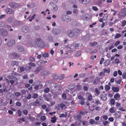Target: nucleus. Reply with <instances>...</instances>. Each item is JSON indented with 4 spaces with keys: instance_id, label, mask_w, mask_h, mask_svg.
I'll use <instances>...</instances> for the list:
<instances>
[{
    "instance_id": "1",
    "label": "nucleus",
    "mask_w": 126,
    "mask_h": 126,
    "mask_svg": "<svg viewBox=\"0 0 126 126\" xmlns=\"http://www.w3.org/2000/svg\"><path fill=\"white\" fill-rule=\"evenodd\" d=\"M9 5L11 7L14 8H17L19 6L18 4L14 2L9 3Z\"/></svg>"
},
{
    "instance_id": "2",
    "label": "nucleus",
    "mask_w": 126,
    "mask_h": 126,
    "mask_svg": "<svg viewBox=\"0 0 126 126\" xmlns=\"http://www.w3.org/2000/svg\"><path fill=\"white\" fill-rule=\"evenodd\" d=\"M8 33V32L7 30L2 28H0V35L4 36H7Z\"/></svg>"
},
{
    "instance_id": "3",
    "label": "nucleus",
    "mask_w": 126,
    "mask_h": 126,
    "mask_svg": "<svg viewBox=\"0 0 126 126\" xmlns=\"http://www.w3.org/2000/svg\"><path fill=\"white\" fill-rule=\"evenodd\" d=\"M120 16H125L126 15V8H122L119 14Z\"/></svg>"
},
{
    "instance_id": "4",
    "label": "nucleus",
    "mask_w": 126,
    "mask_h": 126,
    "mask_svg": "<svg viewBox=\"0 0 126 126\" xmlns=\"http://www.w3.org/2000/svg\"><path fill=\"white\" fill-rule=\"evenodd\" d=\"M22 31L23 32L27 33L29 31V28L26 26H23L21 28Z\"/></svg>"
},
{
    "instance_id": "5",
    "label": "nucleus",
    "mask_w": 126,
    "mask_h": 126,
    "mask_svg": "<svg viewBox=\"0 0 126 126\" xmlns=\"http://www.w3.org/2000/svg\"><path fill=\"white\" fill-rule=\"evenodd\" d=\"M58 87V84L57 83H54L51 84L50 85V88L53 90H56Z\"/></svg>"
},
{
    "instance_id": "6",
    "label": "nucleus",
    "mask_w": 126,
    "mask_h": 126,
    "mask_svg": "<svg viewBox=\"0 0 126 126\" xmlns=\"http://www.w3.org/2000/svg\"><path fill=\"white\" fill-rule=\"evenodd\" d=\"M6 12L8 14H13L14 13V11L10 8H7L6 10Z\"/></svg>"
},
{
    "instance_id": "7",
    "label": "nucleus",
    "mask_w": 126,
    "mask_h": 126,
    "mask_svg": "<svg viewBox=\"0 0 126 126\" xmlns=\"http://www.w3.org/2000/svg\"><path fill=\"white\" fill-rule=\"evenodd\" d=\"M67 34L68 36L71 37H72L74 35V32L73 31L70 30L68 31Z\"/></svg>"
},
{
    "instance_id": "8",
    "label": "nucleus",
    "mask_w": 126,
    "mask_h": 126,
    "mask_svg": "<svg viewBox=\"0 0 126 126\" xmlns=\"http://www.w3.org/2000/svg\"><path fill=\"white\" fill-rule=\"evenodd\" d=\"M79 0L80 3L84 4H88L90 2V0Z\"/></svg>"
},
{
    "instance_id": "9",
    "label": "nucleus",
    "mask_w": 126,
    "mask_h": 126,
    "mask_svg": "<svg viewBox=\"0 0 126 126\" xmlns=\"http://www.w3.org/2000/svg\"><path fill=\"white\" fill-rule=\"evenodd\" d=\"M15 43V41H14L11 40L7 43V45L9 47H11Z\"/></svg>"
},
{
    "instance_id": "10",
    "label": "nucleus",
    "mask_w": 126,
    "mask_h": 126,
    "mask_svg": "<svg viewBox=\"0 0 126 126\" xmlns=\"http://www.w3.org/2000/svg\"><path fill=\"white\" fill-rule=\"evenodd\" d=\"M42 68L43 66H40L39 67H37V69L35 71V74H37Z\"/></svg>"
},
{
    "instance_id": "11",
    "label": "nucleus",
    "mask_w": 126,
    "mask_h": 126,
    "mask_svg": "<svg viewBox=\"0 0 126 126\" xmlns=\"http://www.w3.org/2000/svg\"><path fill=\"white\" fill-rule=\"evenodd\" d=\"M8 78L10 79H14L16 81L18 80L17 79L15 76H14L11 75H9L8 76Z\"/></svg>"
},
{
    "instance_id": "12",
    "label": "nucleus",
    "mask_w": 126,
    "mask_h": 126,
    "mask_svg": "<svg viewBox=\"0 0 126 126\" xmlns=\"http://www.w3.org/2000/svg\"><path fill=\"white\" fill-rule=\"evenodd\" d=\"M89 123L91 124H96L97 123L94 120L92 119H90L89 121Z\"/></svg>"
},
{
    "instance_id": "13",
    "label": "nucleus",
    "mask_w": 126,
    "mask_h": 126,
    "mask_svg": "<svg viewBox=\"0 0 126 126\" xmlns=\"http://www.w3.org/2000/svg\"><path fill=\"white\" fill-rule=\"evenodd\" d=\"M110 63V61L109 60H106L104 63V64L105 66H108Z\"/></svg>"
},
{
    "instance_id": "14",
    "label": "nucleus",
    "mask_w": 126,
    "mask_h": 126,
    "mask_svg": "<svg viewBox=\"0 0 126 126\" xmlns=\"http://www.w3.org/2000/svg\"><path fill=\"white\" fill-rule=\"evenodd\" d=\"M33 105L34 106H40L41 104L39 101H38V100H36V101L34 102L33 103Z\"/></svg>"
},
{
    "instance_id": "15",
    "label": "nucleus",
    "mask_w": 126,
    "mask_h": 126,
    "mask_svg": "<svg viewBox=\"0 0 126 126\" xmlns=\"http://www.w3.org/2000/svg\"><path fill=\"white\" fill-rule=\"evenodd\" d=\"M41 40L40 38H37L35 40V42L37 44L38 46L39 47H41V45H40L39 44V42H41Z\"/></svg>"
},
{
    "instance_id": "16",
    "label": "nucleus",
    "mask_w": 126,
    "mask_h": 126,
    "mask_svg": "<svg viewBox=\"0 0 126 126\" xmlns=\"http://www.w3.org/2000/svg\"><path fill=\"white\" fill-rule=\"evenodd\" d=\"M29 60L30 62H34L35 61V59L32 56H31L29 58Z\"/></svg>"
},
{
    "instance_id": "17",
    "label": "nucleus",
    "mask_w": 126,
    "mask_h": 126,
    "mask_svg": "<svg viewBox=\"0 0 126 126\" xmlns=\"http://www.w3.org/2000/svg\"><path fill=\"white\" fill-rule=\"evenodd\" d=\"M93 97L92 94H89V95L88 96L87 99L89 101H91Z\"/></svg>"
},
{
    "instance_id": "18",
    "label": "nucleus",
    "mask_w": 126,
    "mask_h": 126,
    "mask_svg": "<svg viewBox=\"0 0 126 126\" xmlns=\"http://www.w3.org/2000/svg\"><path fill=\"white\" fill-rule=\"evenodd\" d=\"M120 96L119 95L117 94L114 95V97L116 100H118L120 98Z\"/></svg>"
},
{
    "instance_id": "19",
    "label": "nucleus",
    "mask_w": 126,
    "mask_h": 126,
    "mask_svg": "<svg viewBox=\"0 0 126 126\" xmlns=\"http://www.w3.org/2000/svg\"><path fill=\"white\" fill-rule=\"evenodd\" d=\"M54 31V32H53V33L55 35H57L60 33V32L59 31L58 29H55Z\"/></svg>"
},
{
    "instance_id": "20",
    "label": "nucleus",
    "mask_w": 126,
    "mask_h": 126,
    "mask_svg": "<svg viewBox=\"0 0 126 126\" xmlns=\"http://www.w3.org/2000/svg\"><path fill=\"white\" fill-rule=\"evenodd\" d=\"M112 90L115 92H117L119 90V88L117 87H113L112 88Z\"/></svg>"
},
{
    "instance_id": "21",
    "label": "nucleus",
    "mask_w": 126,
    "mask_h": 126,
    "mask_svg": "<svg viewBox=\"0 0 126 126\" xmlns=\"http://www.w3.org/2000/svg\"><path fill=\"white\" fill-rule=\"evenodd\" d=\"M17 48L18 49L20 52H22L24 51V49L23 48L20 47L19 46H17Z\"/></svg>"
},
{
    "instance_id": "22",
    "label": "nucleus",
    "mask_w": 126,
    "mask_h": 126,
    "mask_svg": "<svg viewBox=\"0 0 126 126\" xmlns=\"http://www.w3.org/2000/svg\"><path fill=\"white\" fill-rule=\"evenodd\" d=\"M53 10L55 12L57 11L58 10V8L57 6L56 5L54 4L53 6Z\"/></svg>"
},
{
    "instance_id": "23",
    "label": "nucleus",
    "mask_w": 126,
    "mask_h": 126,
    "mask_svg": "<svg viewBox=\"0 0 126 126\" xmlns=\"http://www.w3.org/2000/svg\"><path fill=\"white\" fill-rule=\"evenodd\" d=\"M105 88L106 91H108L110 89V87L107 85H106L105 86Z\"/></svg>"
},
{
    "instance_id": "24",
    "label": "nucleus",
    "mask_w": 126,
    "mask_h": 126,
    "mask_svg": "<svg viewBox=\"0 0 126 126\" xmlns=\"http://www.w3.org/2000/svg\"><path fill=\"white\" fill-rule=\"evenodd\" d=\"M13 20V18L12 17H9L7 19V21L9 23H12Z\"/></svg>"
},
{
    "instance_id": "25",
    "label": "nucleus",
    "mask_w": 126,
    "mask_h": 126,
    "mask_svg": "<svg viewBox=\"0 0 126 126\" xmlns=\"http://www.w3.org/2000/svg\"><path fill=\"white\" fill-rule=\"evenodd\" d=\"M51 119V122L53 123H55L57 119L55 117V116L52 117Z\"/></svg>"
},
{
    "instance_id": "26",
    "label": "nucleus",
    "mask_w": 126,
    "mask_h": 126,
    "mask_svg": "<svg viewBox=\"0 0 126 126\" xmlns=\"http://www.w3.org/2000/svg\"><path fill=\"white\" fill-rule=\"evenodd\" d=\"M13 55L14 57L15 58H18L20 56L19 54H18L16 53H13Z\"/></svg>"
},
{
    "instance_id": "27",
    "label": "nucleus",
    "mask_w": 126,
    "mask_h": 126,
    "mask_svg": "<svg viewBox=\"0 0 126 126\" xmlns=\"http://www.w3.org/2000/svg\"><path fill=\"white\" fill-rule=\"evenodd\" d=\"M7 28L8 30L9 31L11 32L13 31V29L12 28L11 26L8 25H7Z\"/></svg>"
},
{
    "instance_id": "28",
    "label": "nucleus",
    "mask_w": 126,
    "mask_h": 126,
    "mask_svg": "<svg viewBox=\"0 0 126 126\" xmlns=\"http://www.w3.org/2000/svg\"><path fill=\"white\" fill-rule=\"evenodd\" d=\"M100 97L103 100H105L106 99V97L102 94L100 95Z\"/></svg>"
},
{
    "instance_id": "29",
    "label": "nucleus",
    "mask_w": 126,
    "mask_h": 126,
    "mask_svg": "<svg viewBox=\"0 0 126 126\" xmlns=\"http://www.w3.org/2000/svg\"><path fill=\"white\" fill-rule=\"evenodd\" d=\"M110 112L111 113H114L115 110L113 108H111L110 109Z\"/></svg>"
},
{
    "instance_id": "30",
    "label": "nucleus",
    "mask_w": 126,
    "mask_h": 126,
    "mask_svg": "<svg viewBox=\"0 0 126 126\" xmlns=\"http://www.w3.org/2000/svg\"><path fill=\"white\" fill-rule=\"evenodd\" d=\"M81 54V51L77 52L75 55V56L79 57Z\"/></svg>"
},
{
    "instance_id": "31",
    "label": "nucleus",
    "mask_w": 126,
    "mask_h": 126,
    "mask_svg": "<svg viewBox=\"0 0 126 126\" xmlns=\"http://www.w3.org/2000/svg\"><path fill=\"white\" fill-rule=\"evenodd\" d=\"M103 71L104 73L107 72L108 74H109L110 72V70L109 69H104Z\"/></svg>"
},
{
    "instance_id": "32",
    "label": "nucleus",
    "mask_w": 126,
    "mask_h": 126,
    "mask_svg": "<svg viewBox=\"0 0 126 126\" xmlns=\"http://www.w3.org/2000/svg\"><path fill=\"white\" fill-rule=\"evenodd\" d=\"M97 43L96 42H94L92 43H91L90 44V45L91 47H92L94 46L95 45H97Z\"/></svg>"
},
{
    "instance_id": "33",
    "label": "nucleus",
    "mask_w": 126,
    "mask_h": 126,
    "mask_svg": "<svg viewBox=\"0 0 126 126\" xmlns=\"http://www.w3.org/2000/svg\"><path fill=\"white\" fill-rule=\"evenodd\" d=\"M108 17V15L107 14H105L104 15L103 18L104 20H106L107 19Z\"/></svg>"
},
{
    "instance_id": "34",
    "label": "nucleus",
    "mask_w": 126,
    "mask_h": 126,
    "mask_svg": "<svg viewBox=\"0 0 126 126\" xmlns=\"http://www.w3.org/2000/svg\"><path fill=\"white\" fill-rule=\"evenodd\" d=\"M17 113L18 117H20L21 115V112L20 110H17Z\"/></svg>"
},
{
    "instance_id": "35",
    "label": "nucleus",
    "mask_w": 126,
    "mask_h": 126,
    "mask_svg": "<svg viewBox=\"0 0 126 126\" xmlns=\"http://www.w3.org/2000/svg\"><path fill=\"white\" fill-rule=\"evenodd\" d=\"M49 91V89L48 88H47L44 90V92L46 93H48Z\"/></svg>"
},
{
    "instance_id": "36",
    "label": "nucleus",
    "mask_w": 126,
    "mask_h": 126,
    "mask_svg": "<svg viewBox=\"0 0 126 126\" xmlns=\"http://www.w3.org/2000/svg\"><path fill=\"white\" fill-rule=\"evenodd\" d=\"M74 88L73 86L71 84L69 85L68 86V88L70 90L73 89Z\"/></svg>"
},
{
    "instance_id": "37",
    "label": "nucleus",
    "mask_w": 126,
    "mask_h": 126,
    "mask_svg": "<svg viewBox=\"0 0 126 126\" xmlns=\"http://www.w3.org/2000/svg\"><path fill=\"white\" fill-rule=\"evenodd\" d=\"M48 54L47 53H44L42 55V56L44 58L48 57Z\"/></svg>"
},
{
    "instance_id": "38",
    "label": "nucleus",
    "mask_w": 126,
    "mask_h": 126,
    "mask_svg": "<svg viewBox=\"0 0 126 126\" xmlns=\"http://www.w3.org/2000/svg\"><path fill=\"white\" fill-rule=\"evenodd\" d=\"M73 31H74L75 33H78L80 32V30L78 29H75Z\"/></svg>"
},
{
    "instance_id": "39",
    "label": "nucleus",
    "mask_w": 126,
    "mask_h": 126,
    "mask_svg": "<svg viewBox=\"0 0 126 126\" xmlns=\"http://www.w3.org/2000/svg\"><path fill=\"white\" fill-rule=\"evenodd\" d=\"M95 93L98 95H99V92L98 89L97 88H95Z\"/></svg>"
},
{
    "instance_id": "40",
    "label": "nucleus",
    "mask_w": 126,
    "mask_h": 126,
    "mask_svg": "<svg viewBox=\"0 0 126 126\" xmlns=\"http://www.w3.org/2000/svg\"><path fill=\"white\" fill-rule=\"evenodd\" d=\"M126 24V21L124 20L122 22V27L124 26Z\"/></svg>"
},
{
    "instance_id": "41",
    "label": "nucleus",
    "mask_w": 126,
    "mask_h": 126,
    "mask_svg": "<svg viewBox=\"0 0 126 126\" xmlns=\"http://www.w3.org/2000/svg\"><path fill=\"white\" fill-rule=\"evenodd\" d=\"M102 2V0H98L97 2V4L99 5H100Z\"/></svg>"
},
{
    "instance_id": "42",
    "label": "nucleus",
    "mask_w": 126,
    "mask_h": 126,
    "mask_svg": "<svg viewBox=\"0 0 126 126\" xmlns=\"http://www.w3.org/2000/svg\"><path fill=\"white\" fill-rule=\"evenodd\" d=\"M92 82L93 84L96 85H97L98 84V83L97 82L96 79H95L93 80Z\"/></svg>"
},
{
    "instance_id": "43",
    "label": "nucleus",
    "mask_w": 126,
    "mask_h": 126,
    "mask_svg": "<svg viewBox=\"0 0 126 126\" xmlns=\"http://www.w3.org/2000/svg\"><path fill=\"white\" fill-rule=\"evenodd\" d=\"M14 94L15 95H16L17 97H18L20 95V93L19 92L15 93Z\"/></svg>"
},
{
    "instance_id": "44",
    "label": "nucleus",
    "mask_w": 126,
    "mask_h": 126,
    "mask_svg": "<svg viewBox=\"0 0 126 126\" xmlns=\"http://www.w3.org/2000/svg\"><path fill=\"white\" fill-rule=\"evenodd\" d=\"M85 73H81L79 75V76L81 78H83L85 77Z\"/></svg>"
},
{
    "instance_id": "45",
    "label": "nucleus",
    "mask_w": 126,
    "mask_h": 126,
    "mask_svg": "<svg viewBox=\"0 0 126 126\" xmlns=\"http://www.w3.org/2000/svg\"><path fill=\"white\" fill-rule=\"evenodd\" d=\"M121 35L119 33H117L115 36V37L116 38H118L121 36Z\"/></svg>"
},
{
    "instance_id": "46",
    "label": "nucleus",
    "mask_w": 126,
    "mask_h": 126,
    "mask_svg": "<svg viewBox=\"0 0 126 126\" xmlns=\"http://www.w3.org/2000/svg\"><path fill=\"white\" fill-rule=\"evenodd\" d=\"M111 104L112 105H114L115 103V100L113 99H112L110 100Z\"/></svg>"
},
{
    "instance_id": "47",
    "label": "nucleus",
    "mask_w": 126,
    "mask_h": 126,
    "mask_svg": "<svg viewBox=\"0 0 126 126\" xmlns=\"http://www.w3.org/2000/svg\"><path fill=\"white\" fill-rule=\"evenodd\" d=\"M62 98L64 99L66 98V95L65 94H63L62 95Z\"/></svg>"
},
{
    "instance_id": "48",
    "label": "nucleus",
    "mask_w": 126,
    "mask_h": 126,
    "mask_svg": "<svg viewBox=\"0 0 126 126\" xmlns=\"http://www.w3.org/2000/svg\"><path fill=\"white\" fill-rule=\"evenodd\" d=\"M102 117L103 119L105 120H107L108 118V117L107 115H104L102 116Z\"/></svg>"
},
{
    "instance_id": "49",
    "label": "nucleus",
    "mask_w": 126,
    "mask_h": 126,
    "mask_svg": "<svg viewBox=\"0 0 126 126\" xmlns=\"http://www.w3.org/2000/svg\"><path fill=\"white\" fill-rule=\"evenodd\" d=\"M78 98L79 99L81 100L84 99H85L83 97H82L81 95H79L78 96Z\"/></svg>"
},
{
    "instance_id": "50",
    "label": "nucleus",
    "mask_w": 126,
    "mask_h": 126,
    "mask_svg": "<svg viewBox=\"0 0 126 126\" xmlns=\"http://www.w3.org/2000/svg\"><path fill=\"white\" fill-rule=\"evenodd\" d=\"M29 64L30 66H31L34 67L35 66V65L34 63L31 62L29 63Z\"/></svg>"
},
{
    "instance_id": "51",
    "label": "nucleus",
    "mask_w": 126,
    "mask_h": 126,
    "mask_svg": "<svg viewBox=\"0 0 126 126\" xmlns=\"http://www.w3.org/2000/svg\"><path fill=\"white\" fill-rule=\"evenodd\" d=\"M16 106H20L21 105V103L19 102H17L16 103Z\"/></svg>"
},
{
    "instance_id": "52",
    "label": "nucleus",
    "mask_w": 126,
    "mask_h": 126,
    "mask_svg": "<svg viewBox=\"0 0 126 126\" xmlns=\"http://www.w3.org/2000/svg\"><path fill=\"white\" fill-rule=\"evenodd\" d=\"M64 75L63 74H62L60 76V77L59 78L60 79V80H62L63 79L64 77Z\"/></svg>"
},
{
    "instance_id": "53",
    "label": "nucleus",
    "mask_w": 126,
    "mask_h": 126,
    "mask_svg": "<svg viewBox=\"0 0 126 126\" xmlns=\"http://www.w3.org/2000/svg\"><path fill=\"white\" fill-rule=\"evenodd\" d=\"M122 77L123 79H126V72L123 74Z\"/></svg>"
},
{
    "instance_id": "54",
    "label": "nucleus",
    "mask_w": 126,
    "mask_h": 126,
    "mask_svg": "<svg viewBox=\"0 0 126 126\" xmlns=\"http://www.w3.org/2000/svg\"><path fill=\"white\" fill-rule=\"evenodd\" d=\"M73 12L75 14H77L78 13V11L77 9H74L73 10Z\"/></svg>"
},
{
    "instance_id": "55",
    "label": "nucleus",
    "mask_w": 126,
    "mask_h": 126,
    "mask_svg": "<svg viewBox=\"0 0 126 126\" xmlns=\"http://www.w3.org/2000/svg\"><path fill=\"white\" fill-rule=\"evenodd\" d=\"M38 95L37 94L34 93L33 94V98H36L38 96Z\"/></svg>"
},
{
    "instance_id": "56",
    "label": "nucleus",
    "mask_w": 126,
    "mask_h": 126,
    "mask_svg": "<svg viewBox=\"0 0 126 126\" xmlns=\"http://www.w3.org/2000/svg\"><path fill=\"white\" fill-rule=\"evenodd\" d=\"M105 76V74L104 73V72H101L99 74V76Z\"/></svg>"
},
{
    "instance_id": "57",
    "label": "nucleus",
    "mask_w": 126,
    "mask_h": 126,
    "mask_svg": "<svg viewBox=\"0 0 126 126\" xmlns=\"http://www.w3.org/2000/svg\"><path fill=\"white\" fill-rule=\"evenodd\" d=\"M108 120L110 122H112L114 121V119L113 117H110L109 118Z\"/></svg>"
},
{
    "instance_id": "58",
    "label": "nucleus",
    "mask_w": 126,
    "mask_h": 126,
    "mask_svg": "<svg viewBox=\"0 0 126 126\" xmlns=\"http://www.w3.org/2000/svg\"><path fill=\"white\" fill-rule=\"evenodd\" d=\"M115 62L116 63H119V60L118 59H116L115 60Z\"/></svg>"
},
{
    "instance_id": "59",
    "label": "nucleus",
    "mask_w": 126,
    "mask_h": 126,
    "mask_svg": "<svg viewBox=\"0 0 126 126\" xmlns=\"http://www.w3.org/2000/svg\"><path fill=\"white\" fill-rule=\"evenodd\" d=\"M71 20V18L68 16H67L66 18V19L65 20L67 22H69Z\"/></svg>"
},
{
    "instance_id": "60",
    "label": "nucleus",
    "mask_w": 126,
    "mask_h": 126,
    "mask_svg": "<svg viewBox=\"0 0 126 126\" xmlns=\"http://www.w3.org/2000/svg\"><path fill=\"white\" fill-rule=\"evenodd\" d=\"M95 104L97 105L98 104H101L99 101L98 100H97L95 102Z\"/></svg>"
},
{
    "instance_id": "61",
    "label": "nucleus",
    "mask_w": 126,
    "mask_h": 126,
    "mask_svg": "<svg viewBox=\"0 0 126 126\" xmlns=\"http://www.w3.org/2000/svg\"><path fill=\"white\" fill-rule=\"evenodd\" d=\"M104 61V59L103 58H102L101 59L100 61V64H102Z\"/></svg>"
},
{
    "instance_id": "62",
    "label": "nucleus",
    "mask_w": 126,
    "mask_h": 126,
    "mask_svg": "<svg viewBox=\"0 0 126 126\" xmlns=\"http://www.w3.org/2000/svg\"><path fill=\"white\" fill-rule=\"evenodd\" d=\"M81 89V86L80 85H78L77 86V89L78 90H79Z\"/></svg>"
},
{
    "instance_id": "63",
    "label": "nucleus",
    "mask_w": 126,
    "mask_h": 126,
    "mask_svg": "<svg viewBox=\"0 0 126 126\" xmlns=\"http://www.w3.org/2000/svg\"><path fill=\"white\" fill-rule=\"evenodd\" d=\"M120 41H117L114 44L115 46H117L120 44Z\"/></svg>"
},
{
    "instance_id": "64",
    "label": "nucleus",
    "mask_w": 126,
    "mask_h": 126,
    "mask_svg": "<svg viewBox=\"0 0 126 126\" xmlns=\"http://www.w3.org/2000/svg\"><path fill=\"white\" fill-rule=\"evenodd\" d=\"M23 113L25 115H27L28 113V111L26 110H24L23 111Z\"/></svg>"
}]
</instances>
